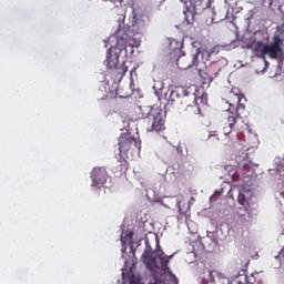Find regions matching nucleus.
Segmentation results:
<instances>
[{"label": "nucleus", "instance_id": "f257e3e1", "mask_svg": "<svg viewBox=\"0 0 284 284\" xmlns=\"http://www.w3.org/2000/svg\"><path fill=\"white\" fill-rule=\"evenodd\" d=\"M115 36L116 44L108 50L105 65L109 70H112L113 78L121 81L129 71V67L126 61L119 64L120 53L124 52V55L128 57V48H131V52H134L133 48H136L138 41L130 37L124 29L118 30Z\"/></svg>", "mask_w": 284, "mask_h": 284}, {"label": "nucleus", "instance_id": "f03ea898", "mask_svg": "<svg viewBox=\"0 0 284 284\" xmlns=\"http://www.w3.org/2000/svg\"><path fill=\"white\" fill-rule=\"evenodd\" d=\"M171 256H166V254L161 251H153L150 244H145V248L141 256V262L145 265V267L150 271H154L160 268L162 274L160 276V281L163 284H178V280L174 273L168 266L170 264Z\"/></svg>", "mask_w": 284, "mask_h": 284}, {"label": "nucleus", "instance_id": "7ed1b4c3", "mask_svg": "<svg viewBox=\"0 0 284 284\" xmlns=\"http://www.w3.org/2000/svg\"><path fill=\"white\" fill-rule=\"evenodd\" d=\"M245 99L244 94L236 93L234 89L230 91L227 95L226 103L229 104V109L226 110L229 115L226 119V125L223 128L224 135H230L239 120L243 118L245 114Z\"/></svg>", "mask_w": 284, "mask_h": 284}, {"label": "nucleus", "instance_id": "20e7f679", "mask_svg": "<svg viewBox=\"0 0 284 284\" xmlns=\"http://www.w3.org/2000/svg\"><path fill=\"white\" fill-rule=\"evenodd\" d=\"M196 97L193 93H190L187 89H174L171 91L170 94V102L172 103L173 106L176 109H185L189 111L191 114H200L201 109L200 106L195 103Z\"/></svg>", "mask_w": 284, "mask_h": 284}, {"label": "nucleus", "instance_id": "39448f33", "mask_svg": "<svg viewBox=\"0 0 284 284\" xmlns=\"http://www.w3.org/2000/svg\"><path fill=\"white\" fill-rule=\"evenodd\" d=\"M141 145L142 143L139 140V138L133 135L131 132L122 133L121 136L119 138L120 154L128 153L130 151H135V150L138 153H140L142 149Z\"/></svg>", "mask_w": 284, "mask_h": 284}, {"label": "nucleus", "instance_id": "423d86ee", "mask_svg": "<svg viewBox=\"0 0 284 284\" xmlns=\"http://www.w3.org/2000/svg\"><path fill=\"white\" fill-rule=\"evenodd\" d=\"M145 130L149 133L152 132H163L165 130V119L163 115V110L159 109L158 111H153V115L145 121Z\"/></svg>", "mask_w": 284, "mask_h": 284}, {"label": "nucleus", "instance_id": "0eeeda50", "mask_svg": "<svg viewBox=\"0 0 284 284\" xmlns=\"http://www.w3.org/2000/svg\"><path fill=\"white\" fill-rule=\"evenodd\" d=\"M200 55L204 57V52H201L200 49L196 50L195 53H192V54H181L178 60H176V65L180 70H189V69H192V68H199V58Z\"/></svg>", "mask_w": 284, "mask_h": 284}, {"label": "nucleus", "instance_id": "6e6552de", "mask_svg": "<svg viewBox=\"0 0 284 284\" xmlns=\"http://www.w3.org/2000/svg\"><path fill=\"white\" fill-rule=\"evenodd\" d=\"M212 4V0H192V9H186L184 11L185 20L189 24L194 21L195 14H201L204 10L209 9Z\"/></svg>", "mask_w": 284, "mask_h": 284}, {"label": "nucleus", "instance_id": "1a4fd4ad", "mask_svg": "<svg viewBox=\"0 0 284 284\" xmlns=\"http://www.w3.org/2000/svg\"><path fill=\"white\" fill-rule=\"evenodd\" d=\"M282 40L276 37L274 42L271 44H265L263 49V57L267 55L272 60H277L283 57V49H282Z\"/></svg>", "mask_w": 284, "mask_h": 284}, {"label": "nucleus", "instance_id": "9d476101", "mask_svg": "<svg viewBox=\"0 0 284 284\" xmlns=\"http://www.w3.org/2000/svg\"><path fill=\"white\" fill-rule=\"evenodd\" d=\"M92 186L100 189L106 182L108 174L104 166H95L91 173Z\"/></svg>", "mask_w": 284, "mask_h": 284}, {"label": "nucleus", "instance_id": "9b49d317", "mask_svg": "<svg viewBox=\"0 0 284 284\" xmlns=\"http://www.w3.org/2000/svg\"><path fill=\"white\" fill-rule=\"evenodd\" d=\"M200 77L203 79V84L211 83L215 78H217V72L214 71V65L207 69H197Z\"/></svg>", "mask_w": 284, "mask_h": 284}, {"label": "nucleus", "instance_id": "f8f14e48", "mask_svg": "<svg viewBox=\"0 0 284 284\" xmlns=\"http://www.w3.org/2000/svg\"><path fill=\"white\" fill-rule=\"evenodd\" d=\"M209 278L213 284H230V280L216 270L209 271Z\"/></svg>", "mask_w": 284, "mask_h": 284}, {"label": "nucleus", "instance_id": "ddd939ff", "mask_svg": "<svg viewBox=\"0 0 284 284\" xmlns=\"http://www.w3.org/2000/svg\"><path fill=\"white\" fill-rule=\"evenodd\" d=\"M159 108H152V106H140L139 108V112H138V118L143 120V124L146 125V120L152 118L154 114H153V111H158Z\"/></svg>", "mask_w": 284, "mask_h": 284}, {"label": "nucleus", "instance_id": "4468645a", "mask_svg": "<svg viewBox=\"0 0 284 284\" xmlns=\"http://www.w3.org/2000/svg\"><path fill=\"white\" fill-rule=\"evenodd\" d=\"M265 45L262 41H257L248 45V48L255 52L257 58H264L263 50Z\"/></svg>", "mask_w": 284, "mask_h": 284}, {"label": "nucleus", "instance_id": "2eb2a0df", "mask_svg": "<svg viewBox=\"0 0 284 284\" xmlns=\"http://www.w3.org/2000/svg\"><path fill=\"white\" fill-rule=\"evenodd\" d=\"M282 264H284V247L280 254L272 260V266H274V268H280Z\"/></svg>", "mask_w": 284, "mask_h": 284}, {"label": "nucleus", "instance_id": "dca6fc26", "mask_svg": "<svg viewBox=\"0 0 284 284\" xmlns=\"http://www.w3.org/2000/svg\"><path fill=\"white\" fill-rule=\"evenodd\" d=\"M236 214L240 219L246 222L247 220H250V215H251L250 210H247V207L245 206L239 207Z\"/></svg>", "mask_w": 284, "mask_h": 284}, {"label": "nucleus", "instance_id": "f3484780", "mask_svg": "<svg viewBox=\"0 0 284 284\" xmlns=\"http://www.w3.org/2000/svg\"><path fill=\"white\" fill-rule=\"evenodd\" d=\"M136 23H138V26L144 27V26H148L150 23V19H149V17L143 16V17H141L140 20H138Z\"/></svg>", "mask_w": 284, "mask_h": 284}, {"label": "nucleus", "instance_id": "a211bd4d", "mask_svg": "<svg viewBox=\"0 0 284 284\" xmlns=\"http://www.w3.org/2000/svg\"><path fill=\"white\" fill-rule=\"evenodd\" d=\"M141 283V277L136 276L134 274L129 277V284H140Z\"/></svg>", "mask_w": 284, "mask_h": 284}, {"label": "nucleus", "instance_id": "6ab92c4d", "mask_svg": "<svg viewBox=\"0 0 284 284\" xmlns=\"http://www.w3.org/2000/svg\"><path fill=\"white\" fill-rule=\"evenodd\" d=\"M220 50V45H214L209 52H206V55L210 58L211 55L219 54Z\"/></svg>", "mask_w": 284, "mask_h": 284}, {"label": "nucleus", "instance_id": "aec40b11", "mask_svg": "<svg viewBox=\"0 0 284 284\" xmlns=\"http://www.w3.org/2000/svg\"><path fill=\"white\" fill-rule=\"evenodd\" d=\"M237 201L242 207H245V204L247 203V200L245 199V194L240 193L237 196Z\"/></svg>", "mask_w": 284, "mask_h": 284}, {"label": "nucleus", "instance_id": "412c9836", "mask_svg": "<svg viewBox=\"0 0 284 284\" xmlns=\"http://www.w3.org/2000/svg\"><path fill=\"white\" fill-rule=\"evenodd\" d=\"M118 91L114 89V91H109L108 94L105 95V99H116L118 98Z\"/></svg>", "mask_w": 284, "mask_h": 284}, {"label": "nucleus", "instance_id": "4be33fe9", "mask_svg": "<svg viewBox=\"0 0 284 284\" xmlns=\"http://www.w3.org/2000/svg\"><path fill=\"white\" fill-rule=\"evenodd\" d=\"M178 207H179V213H180L181 217H185L186 216V211H184L181 207V202H178Z\"/></svg>", "mask_w": 284, "mask_h": 284}, {"label": "nucleus", "instance_id": "5701e85b", "mask_svg": "<svg viewBox=\"0 0 284 284\" xmlns=\"http://www.w3.org/2000/svg\"><path fill=\"white\" fill-rule=\"evenodd\" d=\"M211 139H215L216 141H219L216 131L209 132V140H211Z\"/></svg>", "mask_w": 284, "mask_h": 284}, {"label": "nucleus", "instance_id": "b1692460", "mask_svg": "<svg viewBox=\"0 0 284 284\" xmlns=\"http://www.w3.org/2000/svg\"><path fill=\"white\" fill-rule=\"evenodd\" d=\"M225 3H227L231 8L237 6V2H232V0H225Z\"/></svg>", "mask_w": 284, "mask_h": 284}, {"label": "nucleus", "instance_id": "393cba45", "mask_svg": "<svg viewBox=\"0 0 284 284\" xmlns=\"http://www.w3.org/2000/svg\"><path fill=\"white\" fill-rule=\"evenodd\" d=\"M244 281H247V275H244Z\"/></svg>", "mask_w": 284, "mask_h": 284}, {"label": "nucleus", "instance_id": "a878e982", "mask_svg": "<svg viewBox=\"0 0 284 284\" xmlns=\"http://www.w3.org/2000/svg\"><path fill=\"white\" fill-rule=\"evenodd\" d=\"M250 13H251V18L253 17V11H250Z\"/></svg>", "mask_w": 284, "mask_h": 284}, {"label": "nucleus", "instance_id": "bb28decb", "mask_svg": "<svg viewBox=\"0 0 284 284\" xmlns=\"http://www.w3.org/2000/svg\"><path fill=\"white\" fill-rule=\"evenodd\" d=\"M103 1H105V2H106L108 0H103ZM110 1H111V2H113L114 0H110Z\"/></svg>", "mask_w": 284, "mask_h": 284}, {"label": "nucleus", "instance_id": "cd10ccee", "mask_svg": "<svg viewBox=\"0 0 284 284\" xmlns=\"http://www.w3.org/2000/svg\"><path fill=\"white\" fill-rule=\"evenodd\" d=\"M180 217L183 219V216L180 215V216H179V220H180Z\"/></svg>", "mask_w": 284, "mask_h": 284}, {"label": "nucleus", "instance_id": "c85d7f7f", "mask_svg": "<svg viewBox=\"0 0 284 284\" xmlns=\"http://www.w3.org/2000/svg\"><path fill=\"white\" fill-rule=\"evenodd\" d=\"M132 73H133V70H131V75H132Z\"/></svg>", "mask_w": 284, "mask_h": 284}, {"label": "nucleus", "instance_id": "c756f323", "mask_svg": "<svg viewBox=\"0 0 284 284\" xmlns=\"http://www.w3.org/2000/svg\"><path fill=\"white\" fill-rule=\"evenodd\" d=\"M120 98H125V97L120 95Z\"/></svg>", "mask_w": 284, "mask_h": 284}]
</instances>
